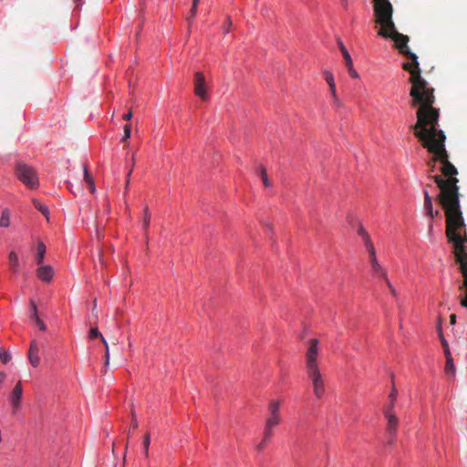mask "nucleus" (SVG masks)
<instances>
[{
  "label": "nucleus",
  "mask_w": 467,
  "mask_h": 467,
  "mask_svg": "<svg viewBox=\"0 0 467 467\" xmlns=\"http://www.w3.org/2000/svg\"><path fill=\"white\" fill-rule=\"evenodd\" d=\"M409 61L402 64V68L409 72L411 83L410 96L411 107H417V122L410 127L415 136L421 142L423 148L433 154V161L441 163L442 175L431 176L440 189L437 201L442 207L460 203L459 180L456 178L458 170L449 161V155L445 149L446 136L439 130L440 111L433 107L435 102L434 89L421 77V69L415 53H409L406 57Z\"/></svg>",
  "instance_id": "obj_1"
},
{
  "label": "nucleus",
  "mask_w": 467,
  "mask_h": 467,
  "mask_svg": "<svg viewBox=\"0 0 467 467\" xmlns=\"http://www.w3.org/2000/svg\"><path fill=\"white\" fill-rule=\"evenodd\" d=\"M373 4L375 22L380 26L378 35L392 39L394 47L399 53L405 57H409V53H412L408 47L410 37L397 30L392 19L393 7L390 2L389 0H373Z\"/></svg>",
  "instance_id": "obj_2"
},
{
  "label": "nucleus",
  "mask_w": 467,
  "mask_h": 467,
  "mask_svg": "<svg viewBox=\"0 0 467 467\" xmlns=\"http://www.w3.org/2000/svg\"><path fill=\"white\" fill-rule=\"evenodd\" d=\"M445 214V234L453 245V252H467L466 224L460 203L442 207Z\"/></svg>",
  "instance_id": "obj_3"
},
{
  "label": "nucleus",
  "mask_w": 467,
  "mask_h": 467,
  "mask_svg": "<svg viewBox=\"0 0 467 467\" xmlns=\"http://www.w3.org/2000/svg\"><path fill=\"white\" fill-rule=\"evenodd\" d=\"M318 339L310 340L306 352V373L312 381L313 391L317 399H321L325 393V382L317 366Z\"/></svg>",
  "instance_id": "obj_4"
},
{
  "label": "nucleus",
  "mask_w": 467,
  "mask_h": 467,
  "mask_svg": "<svg viewBox=\"0 0 467 467\" xmlns=\"http://www.w3.org/2000/svg\"><path fill=\"white\" fill-rule=\"evenodd\" d=\"M17 179L28 189L35 190L39 186V180L36 170L25 162H17L15 167Z\"/></svg>",
  "instance_id": "obj_5"
},
{
  "label": "nucleus",
  "mask_w": 467,
  "mask_h": 467,
  "mask_svg": "<svg viewBox=\"0 0 467 467\" xmlns=\"http://www.w3.org/2000/svg\"><path fill=\"white\" fill-rule=\"evenodd\" d=\"M193 91L194 94L202 100H208L209 96L206 90V81L204 75L202 72H196L194 74Z\"/></svg>",
  "instance_id": "obj_6"
},
{
  "label": "nucleus",
  "mask_w": 467,
  "mask_h": 467,
  "mask_svg": "<svg viewBox=\"0 0 467 467\" xmlns=\"http://www.w3.org/2000/svg\"><path fill=\"white\" fill-rule=\"evenodd\" d=\"M383 414H384L385 418L387 419V429H386V431H387V434H388L389 439V442L392 443L393 440H394V438L396 436V433H397L398 425H399V419L396 416L395 412L394 411H389V410H386V411H383Z\"/></svg>",
  "instance_id": "obj_7"
},
{
  "label": "nucleus",
  "mask_w": 467,
  "mask_h": 467,
  "mask_svg": "<svg viewBox=\"0 0 467 467\" xmlns=\"http://www.w3.org/2000/svg\"><path fill=\"white\" fill-rule=\"evenodd\" d=\"M367 250L368 252L369 263L374 274L381 276L384 279H387V273L385 269L378 262L374 245H368Z\"/></svg>",
  "instance_id": "obj_8"
},
{
  "label": "nucleus",
  "mask_w": 467,
  "mask_h": 467,
  "mask_svg": "<svg viewBox=\"0 0 467 467\" xmlns=\"http://www.w3.org/2000/svg\"><path fill=\"white\" fill-rule=\"evenodd\" d=\"M23 397V387L21 381H18L10 394V401L13 411H16L21 406Z\"/></svg>",
  "instance_id": "obj_9"
},
{
  "label": "nucleus",
  "mask_w": 467,
  "mask_h": 467,
  "mask_svg": "<svg viewBox=\"0 0 467 467\" xmlns=\"http://www.w3.org/2000/svg\"><path fill=\"white\" fill-rule=\"evenodd\" d=\"M423 206L427 215L430 216L431 219L435 218L440 214V212L438 210H433L432 198L427 190H424Z\"/></svg>",
  "instance_id": "obj_10"
},
{
  "label": "nucleus",
  "mask_w": 467,
  "mask_h": 467,
  "mask_svg": "<svg viewBox=\"0 0 467 467\" xmlns=\"http://www.w3.org/2000/svg\"><path fill=\"white\" fill-rule=\"evenodd\" d=\"M38 351H39V349L36 345V340H33L29 347L28 358H29L30 364L35 368L37 367L40 362Z\"/></svg>",
  "instance_id": "obj_11"
},
{
  "label": "nucleus",
  "mask_w": 467,
  "mask_h": 467,
  "mask_svg": "<svg viewBox=\"0 0 467 467\" xmlns=\"http://www.w3.org/2000/svg\"><path fill=\"white\" fill-rule=\"evenodd\" d=\"M36 275L45 282H49L54 276V270L50 265H42L36 270Z\"/></svg>",
  "instance_id": "obj_12"
},
{
  "label": "nucleus",
  "mask_w": 467,
  "mask_h": 467,
  "mask_svg": "<svg viewBox=\"0 0 467 467\" xmlns=\"http://www.w3.org/2000/svg\"><path fill=\"white\" fill-rule=\"evenodd\" d=\"M453 254L461 273H465L467 271V252H453Z\"/></svg>",
  "instance_id": "obj_13"
},
{
  "label": "nucleus",
  "mask_w": 467,
  "mask_h": 467,
  "mask_svg": "<svg viewBox=\"0 0 467 467\" xmlns=\"http://www.w3.org/2000/svg\"><path fill=\"white\" fill-rule=\"evenodd\" d=\"M273 435H274V431L264 428L263 439H262L261 442L259 444H257L256 450L258 451H264L265 446L271 441Z\"/></svg>",
  "instance_id": "obj_14"
},
{
  "label": "nucleus",
  "mask_w": 467,
  "mask_h": 467,
  "mask_svg": "<svg viewBox=\"0 0 467 467\" xmlns=\"http://www.w3.org/2000/svg\"><path fill=\"white\" fill-rule=\"evenodd\" d=\"M8 262H9L10 269L14 273L19 272V260H18V256L16 252L12 251L9 253Z\"/></svg>",
  "instance_id": "obj_15"
},
{
  "label": "nucleus",
  "mask_w": 467,
  "mask_h": 467,
  "mask_svg": "<svg viewBox=\"0 0 467 467\" xmlns=\"http://www.w3.org/2000/svg\"><path fill=\"white\" fill-rule=\"evenodd\" d=\"M281 422V416H268L265 420V429L274 431V429Z\"/></svg>",
  "instance_id": "obj_16"
},
{
  "label": "nucleus",
  "mask_w": 467,
  "mask_h": 467,
  "mask_svg": "<svg viewBox=\"0 0 467 467\" xmlns=\"http://www.w3.org/2000/svg\"><path fill=\"white\" fill-rule=\"evenodd\" d=\"M398 390L393 387L390 394L389 395V403L383 408V411H394L395 402L397 400Z\"/></svg>",
  "instance_id": "obj_17"
},
{
  "label": "nucleus",
  "mask_w": 467,
  "mask_h": 467,
  "mask_svg": "<svg viewBox=\"0 0 467 467\" xmlns=\"http://www.w3.org/2000/svg\"><path fill=\"white\" fill-rule=\"evenodd\" d=\"M280 406L279 400H272L268 405L269 416H280Z\"/></svg>",
  "instance_id": "obj_18"
},
{
  "label": "nucleus",
  "mask_w": 467,
  "mask_h": 467,
  "mask_svg": "<svg viewBox=\"0 0 467 467\" xmlns=\"http://www.w3.org/2000/svg\"><path fill=\"white\" fill-rule=\"evenodd\" d=\"M83 172H84V180L88 186L89 192L91 193H94L96 192L95 183H94L93 178L91 177V175L89 174V172L88 171V168L85 165L83 166Z\"/></svg>",
  "instance_id": "obj_19"
},
{
  "label": "nucleus",
  "mask_w": 467,
  "mask_h": 467,
  "mask_svg": "<svg viewBox=\"0 0 467 467\" xmlns=\"http://www.w3.org/2000/svg\"><path fill=\"white\" fill-rule=\"evenodd\" d=\"M337 44H338L339 49L342 53V56H343L344 61H345V65L351 66L352 58H351L349 52L348 51V49L346 48V47L344 46L342 41L338 40Z\"/></svg>",
  "instance_id": "obj_20"
},
{
  "label": "nucleus",
  "mask_w": 467,
  "mask_h": 467,
  "mask_svg": "<svg viewBox=\"0 0 467 467\" xmlns=\"http://www.w3.org/2000/svg\"><path fill=\"white\" fill-rule=\"evenodd\" d=\"M324 77H325L327 83L329 86L331 94L335 95V93H337V90H336V84H335L333 74L329 71H325Z\"/></svg>",
  "instance_id": "obj_21"
},
{
  "label": "nucleus",
  "mask_w": 467,
  "mask_h": 467,
  "mask_svg": "<svg viewBox=\"0 0 467 467\" xmlns=\"http://www.w3.org/2000/svg\"><path fill=\"white\" fill-rule=\"evenodd\" d=\"M37 253H36V264L41 265L44 261L45 254H46V245L43 242H38L37 244Z\"/></svg>",
  "instance_id": "obj_22"
},
{
  "label": "nucleus",
  "mask_w": 467,
  "mask_h": 467,
  "mask_svg": "<svg viewBox=\"0 0 467 467\" xmlns=\"http://www.w3.org/2000/svg\"><path fill=\"white\" fill-rule=\"evenodd\" d=\"M358 234L362 237L366 248L368 247V245H373L368 232L363 228V226H359V228L358 229Z\"/></svg>",
  "instance_id": "obj_23"
},
{
  "label": "nucleus",
  "mask_w": 467,
  "mask_h": 467,
  "mask_svg": "<svg viewBox=\"0 0 467 467\" xmlns=\"http://www.w3.org/2000/svg\"><path fill=\"white\" fill-rule=\"evenodd\" d=\"M259 175L261 177L262 182L265 187L268 188L272 185V183L267 176L266 169L264 166H261L259 168Z\"/></svg>",
  "instance_id": "obj_24"
},
{
  "label": "nucleus",
  "mask_w": 467,
  "mask_h": 467,
  "mask_svg": "<svg viewBox=\"0 0 467 467\" xmlns=\"http://www.w3.org/2000/svg\"><path fill=\"white\" fill-rule=\"evenodd\" d=\"M33 204L44 216L48 218L49 211H48L47 206L41 203V202L36 199L33 200Z\"/></svg>",
  "instance_id": "obj_25"
},
{
  "label": "nucleus",
  "mask_w": 467,
  "mask_h": 467,
  "mask_svg": "<svg viewBox=\"0 0 467 467\" xmlns=\"http://www.w3.org/2000/svg\"><path fill=\"white\" fill-rule=\"evenodd\" d=\"M445 372L451 375L455 373V367L451 356L446 357Z\"/></svg>",
  "instance_id": "obj_26"
},
{
  "label": "nucleus",
  "mask_w": 467,
  "mask_h": 467,
  "mask_svg": "<svg viewBox=\"0 0 467 467\" xmlns=\"http://www.w3.org/2000/svg\"><path fill=\"white\" fill-rule=\"evenodd\" d=\"M10 223V215L8 211L5 210L0 218V227H7Z\"/></svg>",
  "instance_id": "obj_27"
},
{
  "label": "nucleus",
  "mask_w": 467,
  "mask_h": 467,
  "mask_svg": "<svg viewBox=\"0 0 467 467\" xmlns=\"http://www.w3.org/2000/svg\"><path fill=\"white\" fill-rule=\"evenodd\" d=\"M150 436L149 433H147L144 437V440H143V450H144V454H145V457H148L149 456V447H150Z\"/></svg>",
  "instance_id": "obj_28"
},
{
  "label": "nucleus",
  "mask_w": 467,
  "mask_h": 467,
  "mask_svg": "<svg viewBox=\"0 0 467 467\" xmlns=\"http://www.w3.org/2000/svg\"><path fill=\"white\" fill-rule=\"evenodd\" d=\"M130 132H131L130 124H126L123 128V136L121 138V140L123 142L127 141L130 138Z\"/></svg>",
  "instance_id": "obj_29"
},
{
  "label": "nucleus",
  "mask_w": 467,
  "mask_h": 467,
  "mask_svg": "<svg viewBox=\"0 0 467 467\" xmlns=\"http://www.w3.org/2000/svg\"><path fill=\"white\" fill-rule=\"evenodd\" d=\"M440 337H441V345H442V348H443V350H444L445 357L451 356L450 348H449V344H448V342L446 341V339L444 338V337H443V335L441 333L440 335Z\"/></svg>",
  "instance_id": "obj_30"
},
{
  "label": "nucleus",
  "mask_w": 467,
  "mask_h": 467,
  "mask_svg": "<svg viewBox=\"0 0 467 467\" xmlns=\"http://www.w3.org/2000/svg\"><path fill=\"white\" fill-rule=\"evenodd\" d=\"M150 222V213L149 212L148 207L145 208L144 212V220H143V225L147 229Z\"/></svg>",
  "instance_id": "obj_31"
},
{
  "label": "nucleus",
  "mask_w": 467,
  "mask_h": 467,
  "mask_svg": "<svg viewBox=\"0 0 467 467\" xmlns=\"http://www.w3.org/2000/svg\"><path fill=\"white\" fill-rule=\"evenodd\" d=\"M95 337H102V334L99 332V328L92 327L89 331V338H95Z\"/></svg>",
  "instance_id": "obj_32"
},
{
  "label": "nucleus",
  "mask_w": 467,
  "mask_h": 467,
  "mask_svg": "<svg viewBox=\"0 0 467 467\" xmlns=\"http://www.w3.org/2000/svg\"><path fill=\"white\" fill-rule=\"evenodd\" d=\"M0 358L3 363L6 364L11 359V356L7 351L0 349Z\"/></svg>",
  "instance_id": "obj_33"
},
{
  "label": "nucleus",
  "mask_w": 467,
  "mask_h": 467,
  "mask_svg": "<svg viewBox=\"0 0 467 467\" xmlns=\"http://www.w3.org/2000/svg\"><path fill=\"white\" fill-rule=\"evenodd\" d=\"M460 289H464V296L461 299V306L467 308V286H460Z\"/></svg>",
  "instance_id": "obj_34"
},
{
  "label": "nucleus",
  "mask_w": 467,
  "mask_h": 467,
  "mask_svg": "<svg viewBox=\"0 0 467 467\" xmlns=\"http://www.w3.org/2000/svg\"><path fill=\"white\" fill-rule=\"evenodd\" d=\"M348 67L349 75L354 78H358L359 77L358 73L356 71V69L353 67V62L351 63V66H346Z\"/></svg>",
  "instance_id": "obj_35"
},
{
  "label": "nucleus",
  "mask_w": 467,
  "mask_h": 467,
  "mask_svg": "<svg viewBox=\"0 0 467 467\" xmlns=\"http://www.w3.org/2000/svg\"><path fill=\"white\" fill-rule=\"evenodd\" d=\"M31 306H34V313H32L31 318L34 319L36 322H37L40 318L37 315L36 305L35 304L34 301H31Z\"/></svg>",
  "instance_id": "obj_36"
},
{
  "label": "nucleus",
  "mask_w": 467,
  "mask_h": 467,
  "mask_svg": "<svg viewBox=\"0 0 467 467\" xmlns=\"http://www.w3.org/2000/svg\"><path fill=\"white\" fill-rule=\"evenodd\" d=\"M386 281V284L388 285V287L389 288L391 294L396 296H397V291L396 289L394 288V286L392 285V284L390 283V281L389 280V278L387 277V279H385Z\"/></svg>",
  "instance_id": "obj_37"
},
{
  "label": "nucleus",
  "mask_w": 467,
  "mask_h": 467,
  "mask_svg": "<svg viewBox=\"0 0 467 467\" xmlns=\"http://www.w3.org/2000/svg\"><path fill=\"white\" fill-rule=\"evenodd\" d=\"M109 364V347H107V348L105 349V363H104L105 369L107 368Z\"/></svg>",
  "instance_id": "obj_38"
},
{
  "label": "nucleus",
  "mask_w": 467,
  "mask_h": 467,
  "mask_svg": "<svg viewBox=\"0 0 467 467\" xmlns=\"http://www.w3.org/2000/svg\"><path fill=\"white\" fill-rule=\"evenodd\" d=\"M196 13H197V5H192V9H191V16L188 19L190 20V19L194 18V16H196Z\"/></svg>",
  "instance_id": "obj_39"
},
{
  "label": "nucleus",
  "mask_w": 467,
  "mask_h": 467,
  "mask_svg": "<svg viewBox=\"0 0 467 467\" xmlns=\"http://www.w3.org/2000/svg\"><path fill=\"white\" fill-rule=\"evenodd\" d=\"M138 425H139L138 420H137V419H136V417H135L134 412H132V422H131V428H132V429H136V428H138Z\"/></svg>",
  "instance_id": "obj_40"
},
{
  "label": "nucleus",
  "mask_w": 467,
  "mask_h": 467,
  "mask_svg": "<svg viewBox=\"0 0 467 467\" xmlns=\"http://www.w3.org/2000/svg\"><path fill=\"white\" fill-rule=\"evenodd\" d=\"M333 97V100H334V104L337 107H340L341 106V101L339 100L337 93H335V95H332Z\"/></svg>",
  "instance_id": "obj_41"
},
{
  "label": "nucleus",
  "mask_w": 467,
  "mask_h": 467,
  "mask_svg": "<svg viewBox=\"0 0 467 467\" xmlns=\"http://www.w3.org/2000/svg\"><path fill=\"white\" fill-rule=\"evenodd\" d=\"M36 325L38 326L39 329L42 330V331H45L47 329V327L46 325L44 324V322L39 319L37 322H36Z\"/></svg>",
  "instance_id": "obj_42"
},
{
  "label": "nucleus",
  "mask_w": 467,
  "mask_h": 467,
  "mask_svg": "<svg viewBox=\"0 0 467 467\" xmlns=\"http://www.w3.org/2000/svg\"><path fill=\"white\" fill-rule=\"evenodd\" d=\"M92 313H93V314H94V316L98 318V312H97V299H96V298L93 300Z\"/></svg>",
  "instance_id": "obj_43"
},
{
  "label": "nucleus",
  "mask_w": 467,
  "mask_h": 467,
  "mask_svg": "<svg viewBox=\"0 0 467 467\" xmlns=\"http://www.w3.org/2000/svg\"><path fill=\"white\" fill-rule=\"evenodd\" d=\"M122 118L124 120H130L132 118L131 110H129V112L124 114Z\"/></svg>",
  "instance_id": "obj_44"
},
{
  "label": "nucleus",
  "mask_w": 467,
  "mask_h": 467,
  "mask_svg": "<svg viewBox=\"0 0 467 467\" xmlns=\"http://www.w3.org/2000/svg\"><path fill=\"white\" fill-rule=\"evenodd\" d=\"M462 277H463V280H462V285L461 286H467V271H465V273H462Z\"/></svg>",
  "instance_id": "obj_45"
},
{
  "label": "nucleus",
  "mask_w": 467,
  "mask_h": 467,
  "mask_svg": "<svg viewBox=\"0 0 467 467\" xmlns=\"http://www.w3.org/2000/svg\"><path fill=\"white\" fill-rule=\"evenodd\" d=\"M456 315L455 314H451L450 316V324L451 325H454L456 323Z\"/></svg>",
  "instance_id": "obj_46"
},
{
  "label": "nucleus",
  "mask_w": 467,
  "mask_h": 467,
  "mask_svg": "<svg viewBox=\"0 0 467 467\" xmlns=\"http://www.w3.org/2000/svg\"><path fill=\"white\" fill-rule=\"evenodd\" d=\"M437 161H433V158L428 162L429 166H431V171H433L435 168V163Z\"/></svg>",
  "instance_id": "obj_47"
},
{
  "label": "nucleus",
  "mask_w": 467,
  "mask_h": 467,
  "mask_svg": "<svg viewBox=\"0 0 467 467\" xmlns=\"http://www.w3.org/2000/svg\"><path fill=\"white\" fill-rule=\"evenodd\" d=\"M100 339L103 342L105 348H107V347H109V345H108V342L106 341L105 337L102 336V337H100Z\"/></svg>",
  "instance_id": "obj_48"
},
{
  "label": "nucleus",
  "mask_w": 467,
  "mask_h": 467,
  "mask_svg": "<svg viewBox=\"0 0 467 467\" xmlns=\"http://www.w3.org/2000/svg\"><path fill=\"white\" fill-rule=\"evenodd\" d=\"M130 174H131V170L129 171V173H128V175H127L126 186H128V185H129V183H130Z\"/></svg>",
  "instance_id": "obj_49"
},
{
  "label": "nucleus",
  "mask_w": 467,
  "mask_h": 467,
  "mask_svg": "<svg viewBox=\"0 0 467 467\" xmlns=\"http://www.w3.org/2000/svg\"><path fill=\"white\" fill-rule=\"evenodd\" d=\"M102 257H103V253L100 252L99 253V260H100L101 264H103V258Z\"/></svg>",
  "instance_id": "obj_50"
},
{
  "label": "nucleus",
  "mask_w": 467,
  "mask_h": 467,
  "mask_svg": "<svg viewBox=\"0 0 467 467\" xmlns=\"http://www.w3.org/2000/svg\"><path fill=\"white\" fill-rule=\"evenodd\" d=\"M199 3H200V0H192V5H198Z\"/></svg>",
  "instance_id": "obj_51"
},
{
  "label": "nucleus",
  "mask_w": 467,
  "mask_h": 467,
  "mask_svg": "<svg viewBox=\"0 0 467 467\" xmlns=\"http://www.w3.org/2000/svg\"><path fill=\"white\" fill-rule=\"evenodd\" d=\"M342 5H343L344 7H347V5H348L347 0H343V1H342Z\"/></svg>",
  "instance_id": "obj_52"
},
{
  "label": "nucleus",
  "mask_w": 467,
  "mask_h": 467,
  "mask_svg": "<svg viewBox=\"0 0 467 467\" xmlns=\"http://www.w3.org/2000/svg\"><path fill=\"white\" fill-rule=\"evenodd\" d=\"M97 235H98V238H99V239H100V234H99V231H98V233H97Z\"/></svg>",
  "instance_id": "obj_53"
},
{
  "label": "nucleus",
  "mask_w": 467,
  "mask_h": 467,
  "mask_svg": "<svg viewBox=\"0 0 467 467\" xmlns=\"http://www.w3.org/2000/svg\"><path fill=\"white\" fill-rule=\"evenodd\" d=\"M67 183L68 189H70L71 183L70 182H67Z\"/></svg>",
  "instance_id": "obj_54"
},
{
  "label": "nucleus",
  "mask_w": 467,
  "mask_h": 467,
  "mask_svg": "<svg viewBox=\"0 0 467 467\" xmlns=\"http://www.w3.org/2000/svg\"><path fill=\"white\" fill-rule=\"evenodd\" d=\"M81 0H74L75 3L78 4Z\"/></svg>",
  "instance_id": "obj_55"
},
{
  "label": "nucleus",
  "mask_w": 467,
  "mask_h": 467,
  "mask_svg": "<svg viewBox=\"0 0 467 467\" xmlns=\"http://www.w3.org/2000/svg\"><path fill=\"white\" fill-rule=\"evenodd\" d=\"M230 30L229 26H226V33H228Z\"/></svg>",
  "instance_id": "obj_56"
},
{
  "label": "nucleus",
  "mask_w": 467,
  "mask_h": 467,
  "mask_svg": "<svg viewBox=\"0 0 467 467\" xmlns=\"http://www.w3.org/2000/svg\"><path fill=\"white\" fill-rule=\"evenodd\" d=\"M230 30L229 26H226V33H228Z\"/></svg>",
  "instance_id": "obj_57"
},
{
  "label": "nucleus",
  "mask_w": 467,
  "mask_h": 467,
  "mask_svg": "<svg viewBox=\"0 0 467 467\" xmlns=\"http://www.w3.org/2000/svg\"><path fill=\"white\" fill-rule=\"evenodd\" d=\"M134 161H135V159H134V156L132 157V165H134Z\"/></svg>",
  "instance_id": "obj_58"
},
{
  "label": "nucleus",
  "mask_w": 467,
  "mask_h": 467,
  "mask_svg": "<svg viewBox=\"0 0 467 467\" xmlns=\"http://www.w3.org/2000/svg\"><path fill=\"white\" fill-rule=\"evenodd\" d=\"M30 307H31L32 313H34V306H32L30 305Z\"/></svg>",
  "instance_id": "obj_59"
},
{
  "label": "nucleus",
  "mask_w": 467,
  "mask_h": 467,
  "mask_svg": "<svg viewBox=\"0 0 467 467\" xmlns=\"http://www.w3.org/2000/svg\"><path fill=\"white\" fill-rule=\"evenodd\" d=\"M228 23H229V26L232 24V21L230 20V18H228Z\"/></svg>",
  "instance_id": "obj_60"
}]
</instances>
